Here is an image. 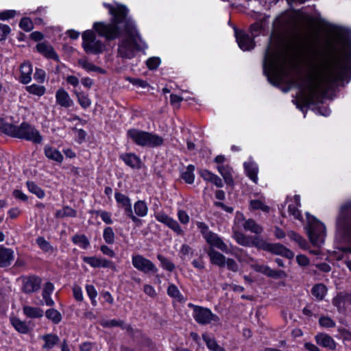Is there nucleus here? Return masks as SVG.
<instances>
[{
    "instance_id": "nucleus-1",
    "label": "nucleus",
    "mask_w": 351,
    "mask_h": 351,
    "mask_svg": "<svg viewBox=\"0 0 351 351\" xmlns=\"http://www.w3.org/2000/svg\"><path fill=\"white\" fill-rule=\"evenodd\" d=\"M102 5L108 10L110 21L95 22L93 30L87 29L82 33V47L84 51L87 54L100 55L106 50L105 44L97 40V33L106 41L119 39L118 56L122 58H132V21L128 19L129 9L117 2H104Z\"/></svg>"
},
{
    "instance_id": "nucleus-2",
    "label": "nucleus",
    "mask_w": 351,
    "mask_h": 351,
    "mask_svg": "<svg viewBox=\"0 0 351 351\" xmlns=\"http://www.w3.org/2000/svg\"><path fill=\"white\" fill-rule=\"evenodd\" d=\"M274 29L271 32L269 43L265 50L263 71L269 82L277 88H282L279 85L280 75L278 69V54L275 49L271 46V42L276 45L280 46L285 44L289 37L294 33L295 36V23L293 16L283 12L278 16L274 22ZM284 88H291L289 86Z\"/></svg>"
},
{
    "instance_id": "nucleus-3",
    "label": "nucleus",
    "mask_w": 351,
    "mask_h": 351,
    "mask_svg": "<svg viewBox=\"0 0 351 351\" xmlns=\"http://www.w3.org/2000/svg\"><path fill=\"white\" fill-rule=\"evenodd\" d=\"M311 80H319L326 86L297 85L295 88H338L351 80V54L345 58V64L339 67V62L332 53L321 66L313 65L308 73Z\"/></svg>"
},
{
    "instance_id": "nucleus-4",
    "label": "nucleus",
    "mask_w": 351,
    "mask_h": 351,
    "mask_svg": "<svg viewBox=\"0 0 351 351\" xmlns=\"http://www.w3.org/2000/svg\"><path fill=\"white\" fill-rule=\"evenodd\" d=\"M335 90V89H298L293 102L303 112L305 117L307 108L318 106L327 99H332V93Z\"/></svg>"
},
{
    "instance_id": "nucleus-5",
    "label": "nucleus",
    "mask_w": 351,
    "mask_h": 351,
    "mask_svg": "<svg viewBox=\"0 0 351 351\" xmlns=\"http://www.w3.org/2000/svg\"><path fill=\"white\" fill-rule=\"evenodd\" d=\"M336 230L342 239L351 244V200L343 204L339 210L335 222ZM351 254V247L344 248Z\"/></svg>"
},
{
    "instance_id": "nucleus-6",
    "label": "nucleus",
    "mask_w": 351,
    "mask_h": 351,
    "mask_svg": "<svg viewBox=\"0 0 351 351\" xmlns=\"http://www.w3.org/2000/svg\"><path fill=\"white\" fill-rule=\"evenodd\" d=\"M14 138L31 141L34 144H40L43 141L40 132L35 126L25 121L16 125Z\"/></svg>"
},
{
    "instance_id": "nucleus-7",
    "label": "nucleus",
    "mask_w": 351,
    "mask_h": 351,
    "mask_svg": "<svg viewBox=\"0 0 351 351\" xmlns=\"http://www.w3.org/2000/svg\"><path fill=\"white\" fill-rule=\"evenodd\" d=\"M133 141L142 147H156L163 144L164 139L158 134L133 129Z\"/></svg>"
},
{
    "instance_id": "nucleus-8",
    "label": "nucleus",
    "mask_w": 351,
    "mask_h": 351,
    "mask_svg": "<svg viewBox=\"0 0 351 351\" xmlns=\"http://www.w3.org/2000/svg\"><path fill=\"white\" fill-rule=\"evenodd\" d=\"M308 235L313 245L319 246L324 243L325 237L324 225L314 219L312 222L308 223Z\"/></svg>"
},
{
    "instance_id": "nucleus-9",
    "label": "nucleus",
    "mask_w": 351,
    "mask_h": 351,
    "mask_svg": "<svg viewBox=\"0 0 351 351\" xmlns=\"http://www.w3.org/2000/svg\"><path fill=\"white\" fill-rule=\"evenodd\" d=\"M234 36L239 48L243 51H251L256 47L254 38L256 35L250 36L245 30L234 28Z\"/></svg>"
},
{
    "instance_id": "nucleus-10",
    "label": "nucleus",
    "mask_w": 351,
    "mask_h": 351,
    "mask_svg": "<svg viewBox=\"0 0 351 351\" xmlns=\"http://www.w3.org/2000/svg\"><path fill=\"white\" fill-rule=\"evenodd\" d=\"M193 317L195 322L200 325L219 323L220 321L218 315L213 313L209 308L203 306H201L195 314H193Z\"/></svg>"
},
{
    "instance_id": "nucleus-11",
    "label": "nucleus",
    "mask_w": 351,
    "mask_h": 351,
    "mask_svg": "<svg viewBox=\"0 0 351 351\" xmlns=\"http://www.w3.org/2000/svg\"><path fill=\"white\" fill-rule=\"evenodd\" d=\"M21 290L26 294H31L38 291L40 289L42 279L37 276H21Z\"/></svg>"
},
{
    "instance_id": "nucleus-12",
    "label": "nucleus",
    "mask_w": 351,
    "mask_h": 351,
    "mask_svg": "<svg viewBox=\"0 0 351 351\" xmlns=\"http://www.w3.org/2000/svg\"><path fill=\"white\" fill-rule=\"evenodd\" d=\"M133 266L145 274H155L158 268L149 259L141 255L133 256Z\"/></svg>"
},
{
    "instance_id": "nucleus-13",
    "label": "nucleus",
    "mask_w": 351,
    "mask_h": 351,
    "mask_svg": "<svg viewBox=\"0 0 351 351\" xmlns=\"http://www.w3.org/2000/svg\"><path fill=\"white\" fill-rule=\"evenodd\" d=\"M311 19L314 21H318L319 23L325 25L326 26L330 27L333 32L336 34V36L342 41L349 43H351V32L349 29L344 27L332 25L322 18H319L317 19L311 18Z\"/></svg>"
},
{
    "instance_id": "nucleus-14",
    "label": "nucleus",
    "mask_w": 351,
    "mask_h": 351,
    "mask_svg": "<svg viewBox=\"0 0 351 351\" xmlns=\"http://www.w3.org/2000/svg\"><path fill=\"white\" fill-rule=\"evenodd\" d=\"M155 217L159 222L165 224L178 235H183L184 231L179 225L178 222L170 217L163 212H158L155 214Z\"/></svg>"
},
{
    "instance_id": "nucleus-15",
    "label": "nucleus",
    "mask_w": 351,
    "mask_h": 351,
    "mask_svg": "<svg viewBox=\"0 0 351 351\" xmlns=\"http://www.w3.org/2000/svg\"><path fill=\"white\" fill-rule=\"evenodd\" d=\"M252 267L255 271L262 273L267 277L274 279L285 278L287 276L283 270L272 269L269 266L265 265L254 264L252 265Z\"/></svg>"
},
{
    "instance_id": "nucleus-16",
    "label": "nucleus",
    "mask_w": 351,
    "mask_h": 351,
    "mask_svg": "<svg viewBox=\"0 0 351 351\" xmlns=\"http://www.w3.org/2000/svg\"><path fill=\"white\" fill-rule=\"evenodd\" d=\"M148 47V45L142 38L136 25L133 22V53L137 51L145 55Z\"/></svg>"
},
{
    "instance_id": "nucleus-17",
    "label": "nucleus",
    "mask_w": 351,
    "mask_h": 351,
    "mask_svg": "<svg viewBox=\"0 0 351 351\" xmlns=\"http://www.w3.org/2000/svg\"><path fill=\"white\" fill-rule=\"evenodd\" d=\"M36 48V51L45 58L53 60L57 62L60 61L59 56L51 45L45 42L38 43Z\"/></svg>"
},
{
    "instance_id": "nucleus-18",
    "label": "nucleus",
    "mask_w": 351,
    "mask_h": 351,
    "mask_svg": "<svg viewBox=\"0 0 351 351\" xmlns=\"http://www.w3.org/2000/svg\"><path fill=\"white\" fill-rule=\"evenodd\" d=\"M332 303L339 313L345 312L346 305H351V293L340 292L332 299Z\"/></svg>"
},
{
    "instance_id": "nucleus-19",
    "label": "nucleus",
    "mask_w": 351,
    "mask_h": 351,
    "mask_svg": "<svg viewBox=\"0 0 351 351\" xmlns=\"http://www.w3.org/2000/svg\"><path fill=\"white\" fill-rule=\"evenodd\" d=\"M267 252L275 255L282 256L288 259H292L294 256V253L291 250L279 243H269Z\"/></svg>"
},
{
    "instance_id": "nucleus-20",
    "label": "nucleus",
    "mask_w": 351,
    "mask_h": 351,
    "mask_svg": "<svg viewBox=\"0 0 351 351\" xmlns=\"http://www.w3.org/2000/svg\"><path fill=\"white\" fill-rule=\"evenodd\" d=\"M315 340L317 345L328 349L335 350L337 348V343L332 337L324 332H319L315 336Z\"/></svg>"
},
{
    "instance_id": "nucleus-21",
    "label": "nucleus",
    "mask_w": 351,
    "mask_h": 351,
    "mask_svg": "<svg viewBox=\"0 0 351 351\" xmlns=\"http://www.w3.org/2000/svg\"><path fill=\"white\" fill-rule=\"evenodd\" d=\"M204 239L210 245V247H216L225 253L228 252V245L216 233L212 232Z\"/></svg>"
},
{
    "instance_id": "nucleus-22",
    "label": "nucleus",
    "mask_w": 351,
    "mask_h": 351,
    "mask_svg": "<svg viewBox=\"0 0 351 351\" xmlns=\"http://www.w3.org/2000/svg\"><path fill=\"white\" fill-rule=\"evenodd\" d=\"M33 65L30 62H24L20 66V82L23 84H27L32 80Z\"/></svg>"
},
{
    "instance_id": "nucleus-23",
    "label": "nucleus",
    "mask_w": 351,
    "mask_h": 351,
    "mask_svg": "<svg viewBox=\"0 0 351 351\" xmlns=\"http://www.w3.org/2000/svg\"><path fill=\"white\" fill-rule=\"evenodd\" d=\"M207 254L210 258V263L220 267L226 265V256L220 252L216 251L213 247H209L207 250Z\"/></svg>"
},
{
    "instance_id": "nucleus-24",
    "label": "nucleus",
    "mask_w": 351,
    "mask_h": 351,
    "mask_svg": "<svg viewBox=\"0 0 351 351\" xmlns=\"http://www.w3.org/2000/svg\"><path fill=\"white\" fill-rule=\"evenodd\" d=\"M14 259V252L10 248L0 247V267H6L11 265Z\"/></svg>"
},
{
    "instance_id": "nucleus-25",
    "label": "nucleus",
    "mask_w": 351,
    "mask_h": 351,
    "mask_svg": "<svg viewBox=\"0 0 351 351\" xmlns=\"http://www.w3.org/2000/svg\"><path fill=\"white\" fill-rule=\"evenodd\" d=\"M115 199L119 204V206L123 208L127 216L130 218H132L130 199L128 196H125L119 192L115 193Z\"/></svg>"
},
{
    "instance_id": "nucleus-26",
    "label": "nucleus",
    "mask_w": 351,
    "mask_h": 351,
    "mask_svg": "<svg viewBox=\"0 0 351 351\" xmlns=\"http://www.w3.org/2000/svg\"><path fill=\"white\" fill-rule=\"evenodd\" d=\"M56 98L57 104L62 107L67 108L73 104V100L64 89H58L56 94Z\"/></svg>"
},
{
    "instance_id": "nucleus-27",
    "label": "nucleus",
    "mask_w": 351,
    "mask_h": 351,
    "mask_svg": "<svg viewBox=\"0 0 351 351\" xmlns=\"http://www.w3.org/2000/svg\"><path fill=\"white\" fill-rule=\"evenodd\" d=\"M199 175L204 180L214 184L219 188L223 187V186L222 180L218 176L213 173L207 169L200 170Z\"/></svg>"
},
{
    "instance_id": "nucleus-28",
    "label": "nucleus",
    "mask_w": 351,
    "mask_h": 351,
    "mask_svg": "<svg viewBox=\"0 0 351 351\" xmlns=\"http://www.w3.org/2000/svg\"><path fill=\"white\" fill-rule=\"evenodd\" d=\"M202 339L206 343L207 348L210 351H226L224 348L219 346L215 337L208 333L202 335Z\"/></svg>"
},
{
    "instance_id": "nucleus-29",
    "label": "nucleus",
    "mask_w": 351,
    "mask_h": 351,
    "mask_svg": "<svg viewBox=\"0 0 351 351\" xmlns=\"http://www.w3.org/2000/svg\"><path fill=\"white\" fill-rule=\"evenodd\" d=\"M16 125L6 122L3 119L0 118V132L9 136L14 138Z\"/></svg>"
},
{
    "instance_id": "nucleus-30",
    "label": "nucleus",
    "mask_w": 351,
    "mask_h": 351,
    "mask_svg": "<svg viewBox=\"0 0 351 351\" xmlns=\"http://www.w3.org/2000/svg\"><path fill=\"white\" fill-rule=\"evenodd\" d=\"M244 168L246 172L247 176L251 179L254 182L256 183L258 180V167L257 165L252 162H244Z\"/></svg>"
},
{
    "instance_id": "nucleus-31",
    "label": "nucleus",
    "mask_w": 351,
    "mask_h": 351,
    "mask_svg": "<svg viewBox=\"0 0 351 351\" xmlns=\"http://www.w3.org/2000/svg\"><path fill=\"white\" fill-rule=\"evenodd\" d=\"M326 293L327 287L322 283L316 284L311 289V294L319 301L324 300Z\"/></svg>"
},
{
    "instance_id": "nucleus-32",
    "label": "nucleus",
    "mask_w": 351,
    "mask_h": 351,
    "mask_svg": "<svg viewBox=\"0 0 351 351\" xmlns=\"http://www.w3.org/2000/svg\"><path fill=\"white\" fill-rule=\"evenodd\" d=\"M45 154L50 160L62 162L63 160V156L62 154L55 148L50 146L45 147Z\"/></svg>"
},
{
    "instance_id": "nucleus-33",
    "label": "nucleus",
    "mask_w": 351,
    "mask_h": 351,
    "mask_svg": "<svg viewBox=\"0 0 351 351\" xmlns=\"http://www.w3.org/2000/svg\"><path fill=\"white\" fill-rule=\"evenodd\" d=\"M42 339L45 341L43 348L46 350L53 348L59 341V337L53 334L45 335L42 337Z\"/></svg>"
},
{
    "instance_id": "nucleus-34",
    "label": "nucleus",
    "mask_w": 351,
    "mask_h": 351,
    "mask_svg": "<svg viewBox=\"0 0 351 351\" xmlns=\"http://www.w3.org/2000/svg\"><path fill=\"white\" fill-rule=\"evenodd\" d=\"M243 228L245 230L250 231L256 234H260L263 232V227L256 223L252 219L246 220L243 224Z\"/></svg>"
},
{
    "instance_id": "nucleus-35",
    "label": "nucleus",
    "mask_w": 351,
    "mask_h": 351,
    "mask_svg": "<svg viewBox=\"0 0 351 351\" xmlns=\"http://www.w3.org/2000/svg\"><path fill=\"white\" fill-rule=\"evenodd\" d=\"M23 310L24 314L29 318H40L43 316V311L38 307L25 306Z\"/></svg>"
},
{
    "instance_id": "nucleus-36",
    "label": "nucleus",
    "mask_w": 351,
    "mask_h": 351,
    "mask_svg": "<svg viewBox=\"0 0 351 351\" xmlns=\"http://www.w3.org/2000/svg\"><path fill=\"white\" fill-rule=\"evenodd\" d=\"M75 94L78 99V102L82 108L86 109L88 108L91 104V100L89 97L88 94L84 90L76 91Z\"/></svg>"
},
{
    "instance_id": "nucleus-37",
    "label": "nucleus",
    "mask_w": 351,
    "mask_h": 351,
    "mask_svg": "<svg viewBox=\"0 0 351 351\" xmlns=\"http://www.w3.org/2000/svg\"><path fill=\"white\" fill-rule=\"evenodd\" d=\"M251 237L245 235L243 233L239 231H234L233 238L239 244L245 247H251Z\"/></svg>"
},
{
    "instance_id": "nucleus-38",
    "label": "nucleus",
    "mask_w": 351,
    "mask_h": 351,
    "mask_svg": "<svg viewBox=\"0 0 351 351\" xmlns=\"http://www.w3.org/2000/svg\"><path fill=\"white\" fill-rule=\"evenodd\" d=\"M76 216L77 211L68 206H64L62 209L57 210L55 214L56 218H64L66 217H75Z\"/></svg>"
},
{
    "instance_id": "nucleus-39",
    "label": "nucleus",
    "mask_w": 351,
    "mask_h": 351,
    "mask_svg": "<svg viewBox=\"0 0 351 351\" xmlns=\"http://www.w3.org/2000/svg\"><path fill=\"white\" fill-rule=\"evenodd\" d=\"M251 247H255L258 249L267 251L269 243L265 241L263 238L258 236H254L251 237Z\"/></svg>"
},
{
    "instance_id": "nucleus-40",
    "label": "nucleus",
    "mask_w": 351,
    "mask_h": 351,
    "mask_svg": "<svg viewBox=\"0 0 351 351\" xmlns=\"http://www.w3.org/2000/svg\"><path fill=\"white\" fill-rule=\"evenodd\" d=\"M11 323L14 328L19 332L26 334L29 331V327L27 324L16 317L11 319Z\"/></svg>"
},
{
    "instance_id": "nucleus-41",
    "label": "nucleus",
    "mask_w": 351,
    "mask_h": 351,
    "mask_svg": "<svg viewBox=\"0 0 351 351\" xmlns=\"http://www.w3.org/2000/svg\"><path fill=\"white\" fill-rule=\"evenodd\" d=\"M195 166L189 165L186 167V170L182 173L181 177L187 184H193L194 182L195 176L193 171Z\"/></svg>"
},
{
    "instance_id": "nucleus-42",
    "label": "nucleus",
    "mask_w": 351,
    "mask_h": 351,
    "mask_svg": "<svg viewBox=\"0 0 351 351\" xmlns=\"http://www.w3.org/2000/svg\"><path fill=\"white\" fill-rule=\"evenodd\" d=\"M72 241L74 244L78 245L83 249H87L90 245V242L84 234H75L72 237Z\"/></svg>"
},
{
    "instance_id": "nucleus-43",
    "label": "nucleus",
    "mask_w": 351,
    "mask_h": 351,
    "mask_svg": "<svg viewBox=\"0 0 351 351\" xmlns=\"http://www.w3.org/2000/svg\"><path fill=\"white\" fill-rule=\"evenodd\" d=\"M45 316L55 324H59L62 320L61 313L55 308H49L46 311Z\"/></svg>"
},
{
    "instance_id": "nucleus-44",
    "label": "nucleus",
    "mask_w": 351,
    "mask_h": 351,
    "mask_svg": "<svg viewBox=\"0 0 351 351\" xmlns=\"http://www.w3.org/2000/svg\"><path fill=\"white\" fill-rule=\"evenodd\" d=\"M26 184L28 190L35 194L38 198L42 199L45 197V191L34 182L27 181Z\"/></svg>"
},
{
    "instance_id": "nucleus-45",
    "label": "nucleus",
    "mask_w": 351,
    "mask_h": 351,
    "mask_svg": "<svg viewBox=\"0 0 351 351\" xmlns=\"http://www.w3.org/2000/svg\"><path fill=\"white\" fill-rule=\"evenodd\" d=\"M135 213L139 217H145L147 214L148 208L144 201H137L134 206Z\"/></svg>"
},
{
    "instance_id": "nucleus-46",
    "label": "nucleus",
    "mask_w": 351,
    "mask_h": 351,
    "mask_svg": "<svg viewBox=\"0 0 351 351\" xmlns=\"http://www.w3.org/2000/svg\"><path fill=\"white\" fill-rule=\"evenodd\" d=\"M99 324L104 328L120 327L125 328L123 322L119 319H102Z\"/></svg>"
},
{
    "instance_id": "nucleus-47",
    "label": "nucleus",
    "mask_w": 351,
    "mask_h": 351,
    "mask_svg": "<svg viewBox=\"0 0 351 351\" xmlns=\"http://www.w3.org/2000/svg\"><path fill=\"white\" fill-rule=\"evenodd\" d=\"M157 258L160 262L161 267L170 272L173 271L176 267L174 263L162 254H158Z\"/></svg>"
},
{
    "instance_id": "nucleus-48",
    "label": "nucleus",
    "mask_w": 351,
    "mask_h": 351,
    "mask_svg": "<svg viewBox=\"0 0 351 351\" xmlns=\"http://www.w3.org/2000/svg\"><path fill=\"white\" fill-rule=\"evenodd\" d=\"M19 27L26 32H29L34 29V23L29 17H22L19 21Z\"/></svg>"
},
{
    "instance_id": "nucleus-49",
    "label": "nucleus",
    "mask_w": 351,
    "mask_h": 351,
    "mask_svg": "<svg viewBox=\"0 0 351 351\" xmlns=\"http://www.w3.org/2000/svg\"><path fill=\"white\" fill-rule=\"evenodd\" d=\"M36 243L39 247L45 252L52 253L54 252L53 246L47 240H45L44 237H38L36 239Z\"/></svg>"
},
{
    "instance_id": "nucleus-50",
    "label": "nucleus",
    "mask_w": 351,
    "mask_h": 351,
    "mask_svg": "<svg viewBox=\"0 0 351 351\" xmlns=\"http://www.w3.org/2000/svg\"><path fill=\"white\" fill-rule=\"evenodd\" d=\"M161 64V59L157 56H152L149 58L145 61V64L147 69L150 71L157 69Z\"/></svg>"
},
{
    "instance_id": "nucleus-51",
    "label": "nucleus",
    "mask_w": 351,
    "mask_h": 351,
    "mask_svg": "<svg viewBox=\"0 0 351 351\" xmlns=\"http://www.w3.org/2000/svg\"><path fill=\"white\" fill-rule=\"evenodd\" d=\"M250 205L253 210H261L265 213H269L270 210V208L259 199L251 200Z\"/></svg>"
},
{
    "instance_id": "nucleus-52",
    "label": "nucleus",
    "mask_w": 351,
    "mask_h": 351,
    "mask_svg": "<svg viewBox=\"0 0 351 351\" xmlns=\"http://www.w3.org/2000/svg\"><path fill=\"white\" fill-rule=\"evenodd\" d=\"M167 294L174 298H177L178 300H181L182 299V295L178 289V287L173 285L171 284L167 288Z\"/></svg>"
},
{
    "instance_id": "nucleus-53",
    "label": "nucleus",
    "mask_w": 351,
    "mask_h": 351,
    "mask_svg": "<svg viewBox=\"0 0 351 351\" xmlns=\"http://www.w3.org/2000/svg\"><path fill=\"white\" fill-rule=\"evenodd\" d=\"M288 237L293 241H295L302 247H304L306 244V241L302 238L299 234L294 231H289L287 234Z\"/></svg>"
},
{
    "instance_id": "nucleus-54",
    "label": "nucleus",
    "mask_w": 351,
    "mask_h": 351,
    "mask_svg": "<svg viewBox=\"0 0 351 351\" xmlns=\"http://www.w3.org/2000/svg\"><path fill=\"white\" fill-rule=\"evenodd\" d=\"M103 237L108 244H112L114 241V233L111 227H106L104 230Z\"/></svg>"
},
{
    "instance_id": "nucleus-55",
    "label": "nucleus",
    "mask_w": 351,
    "mask_h": 351,
    "mask_svg": "<svg viewBox=\"0 0 351 351\" xmlns=\"http://www.w3.org/2000/svg\"><path fill=\"white\" fill-rule=\"evenodd\" d=\"M34 79L39 84H43L46 80V72L44 69L36 68Z\"/></svg>"
},
{
    "instance_id": "nucleus-56",
    "label": "nucleus",
    "mask_w": 351,
    "mask_h": 351,
    "mask_svg": "<svg viewBox=\"0 0 351 351\" xmlns=\"http://www.w3.org/2000/svg\"><path fill=\"white\" fill-rule=\"evenodd\" d=\"M86 290L87 292L88 295L89 296L90 299L91 300V303L93 306L97 305V302L95 300V298L97 295V293L95 290V288L92 285H87L86 286Z\"/></svg>"
},
{
    "instance_id": "nucleus-57",
    "label": "nucleus",
    "mask_w": 351,
    "mask_h": 351,
    "mask_svg": "<svg viewBox=\"0 0 351 351\" xmlns=\"http://www.w3.org/2000/svg\"><path fill=\"white\" fill-rule=\"evenodd\" d=\"M319 324L324 328H334L335 322L329 317L322 316L319 319Z\"/></svg>"
},
{
    "instance_id": "nucleus-58",
    "label": "nucleus",
    "mask_w": 351,
    "mask_h": 351,
    "mask_svg": "<svg viewBox=\"0 0 351 351\" xmlns=\"http://www.w3.org/2000/svg\"><path fill=\"white\" fill-rule=\"evenodd\" d=\"M83 261L93 267H100L99 258L95 256H84L83 257Z\"/></svg>"
},
{
    "instance_id": "nucleus-59",
    "label": "nucleus",
    "mask_w": 351,
    "mask_h": 351,
    "mask_svg": "<svg viewBox=\"0 0 351 351\" xmlns=\"http://www.w3.org/2000/svg\"><path fill=\"white\" fill-rule=\"evenodd\" d=\"M95 213L97 215H99L101 219L107 224L112 223V220L111 219V214L105 210H95Z\"/></svg>"
},
{
    "instance_id": "nucleus-60",
    "label": "nucleus",
    "mask_w": 351,
    "mask_h": 351,
    "mask_svg": "<svg viewBox=\"0 0 351 351\" xmlns=\"http://www.w3.org/2000/svg\"><path fill=\"white\" fill-rule=\"evenodd\" d=\"M184 99L186 100L187 99H184V97L176 94L170 95V103L174 108H179L180 102Z\"/></svg>"
},
{
    "instance_id": "nucleus-61",
    "label": "nucleus",
    "mask_w": 351,
    "mask_h": 351,
    "mask_svg": "<svg viewBox=\"0 0 351 351\" xmlns=\"http://www.w3.org/2000/svg\"><path fill=\"white\" fill-rule=\"evenodd\" d=\"M16 12L14 10H6L0 12V20L1 21H7L11 19H13Z\"/></svg>"
},
{
    "instance_id": "nucleus-62",
    "label": "nucleus",
    "mask_w": 351,
    "mask_h": 351,
    "mask_svg": "<svg viewBox=\"0 0 351 351\" xmlns=\"http://www.w3.org/2000/svg\"><path fill=\"white\" fill-rule=\"evenodd\" d=\"M196 225L201 234H202L204 239H205L209 234L212 232V231L209 230L208 225L204 222L197 221Z\"/></svg>"
},
{
    "instance_id": "nucleus-63",
    "label": "nucleus",
    "mask_w": 351,
    "mask_h": 351,
    "mask_svg": "<svg viewBox=\"0 0 351 351\" xmlns=\"http://www.w3.org/2000/svg\"><path fill=\"white\" fill-rule=\"evenodd\" d=\"M298 206L297 205L290 204L288 206V211L295 219L300 220L302 219V215L300 211L298 209Z\"/></svg>"
},
{
    "instance_id": "nucleus-64",
    "label": "nucleus",
    "mask_w": 351,
    "mask_h": 351,
    "mask_svg": "<svg viewBox=\"0 0 351 351\" xmlns=\"http://www.w3.org/2000/svg\"><path fill=\"white\" fill-rule=\"evenodd\" d=\"M10 32L11 29L9 25L0 23V40H5Z\"/></svg>"
}]
</instances>
